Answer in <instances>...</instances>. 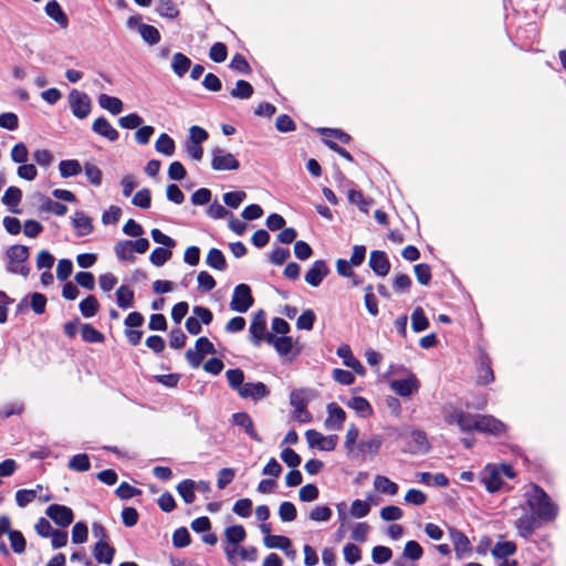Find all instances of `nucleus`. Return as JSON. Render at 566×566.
Here are the masks:
<instances>
[{"mask_svg":"<svg viewBox=\"0 0 566 566\" xmlns=\"http://www.w3.org/2000/svg\"><path fill=\"white\" fill-rule=\"evenodd\" d=\"M253 305L251 289L247 284H239L234 287L230 307L238 313H245Z\"/></svg>","mask_w":566,"mask_h":566,"instance_id":"6","label":"nucleus"},{"mask_svg":"<svg viewBox=\"0 0 566 566\" xmlns=\"http://www.w3.org/2000/svg\"><path fill=\"white\" fill-rule=\"evenodd\" d=\"M138 32H139L140 36L143 38V40L150 45H155L160 41L159 31L150 24H145V23L139 24Z\"/></svg>","mask_w":566,"mask_h":566,"instance_id":"42","label":"nucleus"},{"mask_svg":"<svg viewBox=\"0 0 566 566\" xmlns=\"http://www.w3.org/2000/svg\"><path fill=\"white\" fill-rule=\"evenodd\" d=\"M230 94L234 98L247 99L252 96L253 87L249 82H247L244 80H239L235 83V87L232 88Z\"/></svg>","mask_w":566,"mask_h":566,"instance_id":"49","label":"nucleus"},{"mask_svg":"<svg viewBox=\"0 0 566 566\" xmlns=\"http://www.w3.org/2000/svg\"><path fill=\"white\" fill-rule=\"evenodd\" d=\"M207 263L209 266L222 271L226 269L227 263L222 252L218 249H211L207 255Z\"/></svg>","mask_w":566,"mask_h":566,"instance_id":"51","label":"nucleus"},{"mask_svg":"<svg viewBox=\"0 0 566 566\" xmlns=\"http://www.w3.org/2000/svg\"><path fill=\"white\" fill-rule=\"evenodd\" d=\"M22 198V191L17 187H9L2 198L4 205L10 208L17 207Z\"/></svg>","mask_w":566,"mask_h":566,"instance_id":"55","label":"nucleus"},{"mask_svg":"<svg viewBox=\"0 0 566 566\" xmlns=\"http://www.w3.org/2000/svg\"><path fill=\"white\" fill-rule=\"evenodd\" d=\"M88 530L85 523L77 522L72 528V541L75 544H82L87 541Z\"/></svg>","mask_w":566,"mask_h":566,"instance_id":"64","label":"nucleus"},{"mask_svg":"<svg viewBox=\"0 0 566 566\" xmlns=\"http://www.w3.org/2000/svg\"><path fill=\"white\" fill-rule=\"evenodd\" d=\"M358 436H359L358 428L354 423L349 424V427L346 431L345 441H344V448L347 452L348 458H350L352 455H354L356 453V449H357L356 441L358 439Z\"/></svg>","mask_w":566,"mask_h":566,"instance_id":"34","label":"nucleus"},{"mask_svg":"<svg viewBox=\"0 0 566 566\" xmlns=\"http://www.w3.org/2000/svg\"><path fill=\"white\" fill-rule=\"evenodd\" d=\"M266 321L265 315L262 311L258 312L251 322L249 333L250 339L255 346H260L262 339H265Z\"/></svg>","mask_w":566,"mask_h":566,"instance_id":"15","label":"nucleus"},{"mask_svg":"<svg viewBox=\"0 0 566 566\" xmlns=\"http://www.w3.org/2000/svg\"><path fill=\"white\" fill-rule=\"evenodd\" d=\"M67 467L76 472H86L91 469L90 458L85 453L75 454L70 459Z\"/></svg>","mask_w":566,"mask_h":566,"instance_id":"44","label":"nucleus"},{"mask_svg":"<svg viewBox=\"0 0 566 566\" xmlns=\"http://www.w3.org/2000/svg\"><path fill=\"white\" fill-rule=\"evenodd\" d=\"M211 167L213 170H237L240 167L238 159L222 148L211 150Z\"/></svg>","mask_w":566,"mask_h":566,"instance_id":"7","label":"nucleus"},{"mask_svg":"<svg viewBox=\"0 0 566 566\" xmlns=\"http://www.w3.org/2000/svg\"><path fill=\"white\" fill-rule=\"evenodd\" d=\"M316 319L315 313L312 310L304 311L296 321L298 329L311 331Z\"/></svg>","mask_w":566,"mask_h":566,"instance_id":"57","label":"nucleus"},{"mask_svg":"<svg viewBox=\"0 0 566 566\" xmlns=\"http://www.w3.org/2000/svg\"><path fill=\"white\" fill-rule=\"evenodd\" d=\"M155 148L158 153L170 157L175 154V142L170 136L163 133L156 140Z\"/></svg>","mask_w":566,"mask_h":566,"instance_id":"40","label":"nucleus"},{"mask_svg":"<svg viewBox=\"0 0 566 566\" xmlns=\"http://www.w3.org/2000/svg\"><path fill=\"white\" fill-rule=\"evenodd\" d=\"M343 554H344L345 560L350 565L357 563L361 558V553H360L359 547L353 543H348L344 546Z\"/></svg>","mask_w":566,"mask_h":566,"instance_id":"60","label":"nucleus"},{"mask_svg":"<svg viewBox=\"0 0 566 566\" xmlns=\"http://www.w3.org/2000/svg\"><path fill=\"white\" fill-rule=\"evenodd\" d=\"M46 515L59 526L66 527L73 522V511L60 504H52L45 511Z\"/></svg>","mask_w":566,"mask_h":566,"instance_id":"14","label":"nucleus"},{"mask_svg":"<svg viewBox=\"0 0 566 566\" xmlns=\"http://www.w3.org/2000/svg\"><path fill=\"white\" fill-rule=\"evenodd\" d=\"M98 104L113 115H117L123 111V102L118 97L107 94H101L98 96Z\"/></svg>","mask_w":566,"mask_h":566,"instance_id":"28","label":"nucleus"},{"mask_svg":"<svg viewBox=\"0 0 566 566\" xmlns=\"http://www.w3.org/2000/svg\"><path fill=\"white\" fill-rule=\"evenodd\" d=\"M516 551V545L513 542H499L492 548V555L501 560L507 559Z\"/></svg>","mask_w":566,"mask_h":566,"instance_id":"41","label":"nucleus"},{"mask_svg":"<svg viewBox=\"0 0 566 566\" xmlns=\"http://www.w3.org/2000/svg\"><path fill=\"white\" fill-rule=\"evenodd\" d=\"M80 311L84 317H92L98 311V302L95 296L90 295L80 303Z\"/></svg>","mask_w":566,"mask_h":566,"instance_id":"52","label":"nucleus"},{"mask_svg":"<svg viewBox=\"0 0 566 566\" xmlns=\"http://www.w3.org/2000/svg\"><path fill=\"white\" fill-rule=\"evenodd\" d=\"M232 422L242 428L244 432L253 440L260 442L261 438L254 430L253 421L247 412H237L232 415Z\"/></svg>","mask_w":566,"mask_h":566,"instance_id":"22","label":"nucleus"},{"mask_svg":"<svg viewBox=\"0 0 566 566\" xmlns=\"http://www.w3.org/2000/svg\"><path fill=\"white\" fill-rule=\"evenodd\" d=\"M382 444L380 436H373L369 439L361 440L357 444L356 453L350 459H366L368 455H376Z\"/></svg>","mask_w":566,"mask_h":566,"instance_id":"13","label":"nucleus"},{"mask_svg":"<svg viewBox=\"0 0 566 566\" xmlns=\"http://www.w3.org/2000/svg\"><path fill=\"white\" fill-rule=\"evenodd\" d=\"M172 544L178 548L186 547L190 544V534L187 528L180 527L174 532Z\"/></svg>","mask_w":566,"mask_h":566,"instance_id":"63","label":"nucleus"},{"mask_svg":"<svg viewBox=\"0 0 566 566\" xmlns=\"http://www.w3.org/2000/svg\"><path fill=\"white\" fill-rule=\"evenodd\" d=\"M195 491H196V482L192 480H184L177 485V492L182 497V500L190 504L195 501Z\"/></svg>","mask_w":566,"mask_h":566,"instance_id":"37","label":"nucleus"},{"mask_svg":"<svg viewBox=\"0 0 566 566\" xmlns=\"http://www.w3.org/2000/svg\"><path fill=\"white\" fill-rule=\"evenodd\" d=\"M92 130L109 142L118 139V132L105 117H98L93 122Z\"/></svg>","mask_w":566,"mask_h":566,"instance_id":"21","label":"nucleus"},{"mask_svg":"<svg viewBox=\"0 0 566 566\" xmlns=\"http://www.w3.org/2000/svg\"><path fill=\"white\" fill-rule=\"evenodd\" d=\"M308 516L315 522H327L332 516V510L326 505H317L311 510Z\"/></svg>","mask_w":566,"mask_h":566,"instance_id":"58","label":"nucleus"},{"mask_svg":"<svg viewBox=\"0 0 566 566\" xmlns=\"http://www.w3.org/2000/svg\"><path fill=\"white\" fill-rule=\"evenodd\" d=\"M170 248H156L150 253L149 260L156 266L164 265L172 255Z\"/></svg>","mask_w":566,"mask_h":566,"instance_id":"53","label":"nucleus"},{"mask_svg":"<svg viewBox=\"0 0 566 566\" xmlns=\"http://www.w3.org/2000/svg\"><path fill=\"white\" fill-rule=\"evenodd\" d=\"M156 10L160 17L169 20H174L179 15V10L172 0H157Z\"/></svg>","mask_w":566,"mask_h":566,"instance_id":"38","label":"nucleus"},{"mask_svg":"<svg viewBox=\"0 0 566 566\" xmlns=\"http://www.w3.org/2000/svg\"><path fill=\"white\" fill-rule=\"evenodd\" d=\"M392 552L386 546H375L371 551V558L377 564H385L390 560Z\"/></svg>","mask_w":566,"mask_h":566,"instance_id":"59","label":"nucleus"},{"mask_svg":"<svg viewBox=\"0 0 566 566\" xmlns=\"http://www.w3.org/2000/svg\"><path fill=\"white\" fill-rule=\"evenodd\" d=\"M82 338L87 343H102L104 335L90 324H84L81 329Z\"/></svg>","mask_w":566,"mask_h":566,"instance_id":"54","label":"nucleus"},{"mask_svg":"<svg viewBox=\"0 0 566 566\" xmlns=\"http://www.w3.org/2000/svg\"><path fill=\"white\" fill-rule=\"evenodd\" d=\"M528 511L541 521H552L557 515V506L543 489L535 484L527 486L525 494Z\"/></svg>","mask_w":566,"mask_h":566,"instance_id":"1","label":"nucleus"},{"mask_svg":"<svg viewBox=\"0 0 566 566\" xmlns=\"http://www.w3.org/2000/svg\"><path fill=\"white\" fill-rule=\"evenodd\" d=\"M270 390L265 384L258 382H245L244 387L239 389L238 395L241 398H251L253 400H261L269 396Z\"/></svg>","mask_w":566,"mask_h":566,"instance_id":"17","label":"nucleus"},{"mask_svg":"<svg viewBox=\"0 0 566 566\" xmlns=\"http://www.w3.org/2000/svg\"><path fill=\"white\" fill-rule=\"evenodd\" d=\"M133 205L143 209H148L151 203L149 189H142L135 193L132 200Z\"/></svg>","mask_w":566,"mask_h":566,"instance_id":"61","label":"nucleus"},{"mask_svg":"<svg viewBox=\"0 0 566 566\" xmlns=\"http://www.w3.org/2000/svg\"><path fill=\"white\" fill-rule=\"evenodd\" d=\"M369 266L379 276H385L390 270V263L385 252L373 251L369 256Z\"/></svg>","mask_w":566,"mask_h":566,"instance_id":"20","label":"nucleus"},{"mask_svg":"<svg viewBox=\"0 0 566 566\" xmlns=\"http://www.w3.org/2000/svg\"><path fill=\"white\" fill-rule=\"evenodd\" d=\"M226 377L229 386L239 392V389L244 387V374L240 368L229 369L226 371Z\"/></svg>","mask_w":566,"mask_h":566,"instance_id":"48","label":"nucleus"},{"mask_svg":"<svg viewBox=\"0 0 566 566\" xmlns=\"http://www.w3.org/2000/svg\"><path fill=\"white\" fill-rule=\"evenodd\" d=\"M429 326V321L424 315V312L421 307L415 308L411 314V327L413 332L419 333L427 329Z\"/></svg>","mask_w":566,"mask_h":566,"instance_id":"47","label":"nucleus"},{"mask_svg":"<svg viewBox=\"0 0 566 566\" xmlns=\"http://www.w3.org/2000/svg\"><path fill=\"white\" fill-rule=\"evenodd\" d=\"M8 258V270L15 274L27 276L29 269L24 265V262L29 258V249L25 245H12L7 251Z\"/></svg>","mask_w":566,"mask_h":566,"instance_id":"3","label":"nucleus"},{"mask_svg":"<svg viewBox=\"0 0 566 566\" xmlns=\"http://www.w3.org/2000/svg\"><path fill=\"white\" fill-rule=\"evenodd\" d=\"M374 488L388 495H395L398 492V484L385 475H376L374 479Z\"/></svg>","mask_w":566,"mask_h":566,"instance_id":"29","label":"nucleus"},{"mask_svg":"<svg viewBox=\"0 0 566 566\" xmlns=\"http://www.w3.org/2000/svg\"><path fill=\"white\" fill-rule=\"evenodd\" d=\"M265 340L269 344L273 345L280 355H287L291 353L293 348V340L291 337L287 336L276 337L272 334H268Z\"/></svg>","mask_w":566,"mask_h":566,"instance_id":"27","label":"nucleus"},{"mask_svg":"<svg viewBox=\"0 0 566 566\" xmlns=\"http://www.w3.org/2000/svg\"><path fill=\"white\" fill-rule=\"evenodd\" d=\"M42 491V485H36L35 489H22L15 493V502L20 507H25L33 502L38 496L39 492Z\"/></svg>","mask_w":566,"mask_h":566,"instance_id":"32","label":"nucleus"},{"mask_svg":"<svg viewBox=\"0 0 566 566\" xmlns=\"http://www.w3.org/2000/svg\"><path fill=\"white\" fill-rule=\"evenodd\" d=\"M264 545L268 548H279L282 551H287L292 543L291 539L286 536L282 535H266L264 537Z\"/></svg>","mask_w":566,"mask_h":566,"instance_id":"45","label":"nucleus"},{"mask_svg":"<svg viewBox=\"0 0 566 566\" xmlns=\"http://www.w3.org/2000/svg\"><path fill=\"white\" fill-rule=\"evenodd\" d=\"M72 222L78 237L88 235L93 231L92 219L83 212H76Z\"/></svg>","mask_w":566,"mask_h":566,"instance_id":"26","label":"nucleus"},{"mask_svg":"<svg viewBox=\"0 0 566 566\" xmlns=\"http://www.w3.org/2000/svg\"><path fill=\"white\" fill-rule=\"evenodd\" d=\"M59 170L63 178H69L78 175L82 171V166L75 159L62 160L59 164Z\"/></svg>","mask_w":566,"mask_h":566,"instance_id":"43","label":"nucleus"},{"mask_svg":"<svg viewBox=\"0 0 566 566\" xmlns=\"http://www.w3.org/2000/svg\"><path fill=\"white\" fill-rule=\"evenodd\" d=\"M541 522L542 521L532 513L530 515L524 514L515 522V526L517 528L518 534L522 537L527 538L528 536H531L533 534V532L537 527H539Z\"/></svg>","mask_w":566,"mask_h":566,"instance_id":"19","label":"nucleus"},{"mask_svg":"<svg viewBox=\"0 0 566 566\" xmlns=\"http://www.w3.org/2000/svg\"><path fill=\"white\" fill-rule=\"evenodd\" d=\"M337 355L343 359V363L345 366L352 368L358 374H364L365 369L360 361L356 359L353 354L352 349L348 345H342L337 348Z\"/></svg>","mask_w":566,"mask_h":566,"instance_id":"25","label":"nucleus"},{"mask_svg":"<svg viewBox=\"0 0 566 566\" xmlns=\"http://www.w3.org/2000/svg\"><path fill=\"white\" fill-rule=\"evenodd\" d=\"M290 403L294 408L293 418L298 422H310L311 413L306 410L308 403L307 391L303 389L293 390L290 395Z\"/></svg>","mask_w":566,"mask_h":566,"instance_id":"4","label":"nucleus"},{"mask_svg":"<svg viewBox=\"0 0 566 566\" xmlns=\"http://www.w3.org/2000/svg\"><path fill=\"white\" fill-rule=\"evenodd\" d=\"M45 13L54 20L61 28L66 29L69 25L67 15L62 10L56 0H51L45 6Z\"/></svg>","mask_w":566,"mask_h":566,"instance_id":"24","label":"nucleus"},{"mask_svg":"<svg viewBox=\"0 0 566 566\" xmlns=\"http://www.w3.org/2000/svg\"><path fill=\"white\" fill-rule=\"evenodd\" d=\"M93 554L98 563L109 565L113 562L115 549L106 541H98L94 546Z\"/></svg>","mask_w":566,"mask_h":566,"instance_id":"23","label":"nucleus"},{"mask_svg":"<svg viewBox=\"0 0 566 566\" xmlns=\"http://www.w3.org/2000/svg\"><path fill=\"white\" fill-rule=\"evenodd\" d=\"M347 406L363 418L369 417L373 413L370 403L364 397H353Z\"/></svg>","mask_w":566,"mask_h":566,"instance_id":"39","label":"nucleus"},{"mask_svg":"<svg viewBox=\"0 0 566 566\" xmlns=\"http://www.w3.org/2000/svg\"><path fill=\"white\" fill-rule=\"evenodd\" d=\"M245 198L247 193L244 191H233L223 195L224 203L232 209H237Z\"/></svg>","mask_w":566,"mask_h":566,"instance_id":"62","label":"nucleus"},{"mask_svg":"<svg viewBox=\"0 0 566 566\" xmlns=\"http://www.w3.org/2000/svg\"><path fill=\"white\" fill-rule=\"evenodd\" d=\"M224 553L231 565H238L244 560H255L256 558V551L254 547H243L240 544L226 545Z\"/></svg>","mask_w":566,"mask_h":566,"instance_id":"10","label":"nucleus"},{"mask_svg":"<svg viewBox=\"0 0 566 566\" xmlns=\"http://www.w3.org/2000/svg\"><path fill=\"white\" fill-rule=\"evenodd\" d=\"M514 475L512 467L507 464H489L482 472V482L489 492L494 493L502 488L503 476L512 479Z\"/></svg>","mask_w":566,"mask_h":566,"instance_id":"2","label":"nucleus"},{"mask_svg":"<svg viewBox=\"0 0 566 566\" xmlns=\"http://www.w3.org/2000/svg\"><path fill=\"white\" fill-rule=\"evenodd\" d=\"M390 389L400 397H410L417 392L420 385L415 374H409L407 378L394 379L389 382Z\"/></svg>","mask_w":566,"mask_h":566,"instance_id":"11","label":"nucleus"},{"mask_svg":"<svg viewBox=\"0 0 566 566\" xmlns=\"http://www.w3.org/2000/svg\"><path fill=\"white\" fill-rule=\"evenodd\" d=\"M224 536L226 545H238L245 539L247 533L242 525H232L226 528Z\"/></svg>","mask_w":566,"mask_h":566,"instance_id":"31","label":"nucleus"},{"mask_svg":"<svg viewBox=\"0 0 566 566\" xmlns=\"http://www.w3.org/2000/svg\"><path fill=\"white\" fill-rule=\"evenodd\" d=\"M451 536L457 556L459 558H463L468 553L471 552L470 541L461 532H453Z\"/></svg>","mask_w":566,"mask_h":566,"instance_id":"30","label":"nucleus"},{"mask_svg":"<svg viewBox=\"0 0 566 566\" xmlns=\"http://www.w3.org/2000/svg\"><path fill=\"white\" fill-rule=\"evenodd\" d=\"M329 270L327 268V264L325 261L323 260H317L315 261L312 266L308 269V271L306 272L304 279H305V282L313 286V287H316L318 286L323 280L327 276Z\"/></svg>","mask_w":566,"mask_h":566,"instance_id":"16","label":"nucleus"},{"mask_svg":"<svg viewBox=\"0 0 566 566\" xmlns=\"http://www.w3.org/2000/svg\"><path fill=\"white\" fill-rule=\"evenodd\" d=\"M327 417L324 421V426L327 430L338 431L343 428L346 420V412L342 407L335 402L327 405Z\"/></svg>","mask_w":566,"mask_h":566,"instance_id":"12","label":"nucleus"},{"mask_svg":"<svg viewBox=\"0 0 566 566\" xmlns=\"http://www.w3.org/2000/svg\"><path fill=\"white\" fill-rule=\"evenodd\" d=\"M191 65V61L182 53H176L172 56L171 69L174 73L181 77L184 76Z\"/></svg>","mask_w":566,"mask_h":566,"instance_id":"36","label":"nucleus"},{"mask_svg":"<svg viewBox=\"0 0 566 566\" xmlns=\"http://www.w3.org/2000/svg\"><path fill=\"white\" fill-rule=\"evenodd\" d=\"M505 424L492 416L478 415L476 431L500 434L504 431Z\"/></svg>","mask_w":566,"mask_h":566,"instance_id":"18","label":"nucleus"},{"mask_svg":"<svg viewBox=\"0 0 566 566\" xmlns=\"http://www.w3.org/2000/svg\"><path fill=\"white\" fill-rule=\"evenodd\" d=\"M423 555L422 547L416 541H408L405 545L402 556L410 560H419Z\"/></svg>","mask_w":566,"mask_h":566,"instance_id":"50","label":"nucleus"},{"mask_svg":"<svg viewBox=\"0 0 566 566\" xmlns=\"http://www.w3.org/2000/svg\"><path fill=\"white\" fill-rule=\"evenodd\" d=\"M134 292L126 285H122L116 291V302L122 308H128L133 305Z\"/></svg>","mask_w":566,"mask_h":566,"instance_id":"46","label":"nucleus"},{"mask_svg":"<svg viewBox=\"0 0 566 566\" xmlns=\"http://www.w3.org/2000/svg\"><path fill=\"white\" fill-rule=\"evenodd\" d=\"M305 437L310 448H316L321 451H333L338 443L336 434L324 436L314 429L307 430Z\"/></svg>","mask_w":566,"mask_h":566,"instance_id":"8","label":"nucleus"},{"mask_svg":"<svg viewBox=\"0 0 566 566\" xmlns=\"http://www.w3.org/2000/svg\"><path fill=\"white\" fill-rule=\"evenodd\" d=\"M494 380L493 370L488 357H482L478 368L476 381L480 385H486Z\"/></svg>","mask_w":566,"mask_h":566,"instance_id":"33","label":"nucleus"},{"mask_svg":"<svg viewBox=\"0 0 566 566\" xmlns=\"http://www.w3.org/2000/svg\"><path fill=\"white\" fill-rule=\"evenodd\" d=\"M296 507L292 502H282L279 507V516L283 522H292L296 518Z\"/></svg>","mask_w":566,"mask_h":566,"instance_id":"56","label":"nucleus"},{"mask_svg":"<svg viewBox=\"0 0 566 566\" xmlns=\"http://www.w3.org/2000/svg\"><path fill=\"white\" fill-rule=\"evenodd\" d=\"M371 496H368L366 500H355L353 501L349 510L350 516L355 518H363L367 516L370 512Z\"/></svg>","mask_w":566,"mask_h":566,"instance_id":"35","label":"nucleus"},{"mask_svg":"<svg viewBox=\"0 0 566 566\" xmlns=\"http://www.w3.org/2000/svg\"><path fill=\"white\" fill-rule=\"evenodd\" d=\"M72 114L78 118L84 119L88 116L92 108V102L87 94L77 90H72L67 96Z\"/></svg>","mask_w":566,"mask_h":566,"instance_id":"5","label":"nucleus"},{"mask_svg":"<svg viewBox=\"0 0 566 566\" xmlns=\"http://www.w3.org/2000/svg\"><path fill=\"white\" fill-rule=\"evenodd\" d=\"M430 449L431 446L426 432L419 429L411 430L407 442V451L415 455H422L428 453Z\"/></svg>","mask_w":566,"mask_h":566,"instance_id":"9","label":"nucleus"}]
</instances>
